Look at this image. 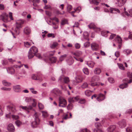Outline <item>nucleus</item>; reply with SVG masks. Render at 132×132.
<instances>
[{"instance_id": "69168bd1", "label": "nucleus", "mask_w": 132, "mask_h": 132, "mask_svg": "<svg viewBox=\"0 0 132 132\" xmlns=\"http://www.w3.org/2000/svg\"><path fill=\"white\" fill-rule=\"evenodd\" d=\"M126 131L127 132H132V128L129 127H127L126 129Z\"/></svg>"}, {"instance_id": "e2e57ef3", "label": "nucleus", "mask_w": 132, "mask_h": 132, "mask_svg": "<svg viewBox=\"0 0 132 132\" xmlns=\"http://www.w3.org/2000/svg\"><path fill=\"white\" fill-rule=\"evenodd\" d=\"M80 132H90V131L86 128L80 130Z\"/></svg>"}, {"instance_id": "a211bd4d", "label": "nucleus", "mask_w": 132, "mask_h": 132, "mask_svg": "<svg viewBox=\"0 0 132 132\" xmlns=\"http://www.w3.org/2000/svg\"><path fill=\"white\" fill-rule=\"evenodd\" d=\"M118 5L120 7L123 6L125 3L126 0H117Z\"/></svg>"}, {"instance_id": "20e7f679", "label": "nucleus", "mask_w": 132, "mask_h": 132, "mask_svg": "<svg viewBox=\"0 0 132 132\" xmlns=\"http://www.w3.org/2000/svg\"><path fill=\"white\" fill-rule=\"evenodd\" d=\"M59 100V106L62 107H65L67 104L66 100L62 97H60Z\"/></svg>"}, {"instance_id": "f03ea898", "label": "nucleus", "mask_w": 132, "mask_h": 132, "mask_svg": "<svg viewBox=\"0 0 132 132\" xmlns=\"http://www.w3.org/2000/svg\"><path fill=\"white\" fill-rule=\"evenodd\" d=\"M34 117L35 120L31 122V125L33 128H36L39 124L40 121L38 117V116L36 112L34 115Z\"/></svg>"}, {"instance_id": "864d4df0", "label": "nucleus", "mask_w": 132, "mask_h": 132, "mask_svg": "<svg viewBox=\"0 0 132 132\" xmlns=\"http://www.w3.org/2000/svg\"><path fill=\"white\" fill-rule=\"evenodd\" d=\"M41 95L42 97L44 98L47 95V93L45 91L43 92L42 93Z\"/></svg>"}, {"instance_id": "a19ab883", "label": "nucleus", "mask_w": 132, "mask_h": 132, "mask_svg": "<svg viewBox=\"0 0 132 132\" xmlns=\"http://www.w3.org/2000/svg\"><path fill=\"white\" fill-rule=\"evenodd\" d=\"M15 123L16 125L18 127L20 126L22 124L21 122L19 120L16 121Z\"/></svg>"}, {"instance_id": "603ef678", "label": "nucleus", "mask_w": 132, "mask_h": 132, "mask_svg": "<svg viewBox=\"0 0 132 132\" xmlns=\"http://www.w3.org/2000/svg\"><path fill=\"white\" fill-rule=\"evenodd\" d=\"M26 73V72L25 70L23 69L21 70L19 73L21 75H25Z\"/></svg>"}, {"instance_id": "1a4fd4ad", "label": "nucleus", "mask_w": 132, "mask_h": 132, "mask_svg": "<svg viewBox=\"0 0 132 132\" xmlns=\"http://www.w3.org/2000/svg\"><path fill=\"white\" fill-rule=\"evenodd\" d=\"M91 47L93 51H96L99 48V45L95 43H93L91 44Z\"/></svg>"}, {"instance_id": "2eb2a0df", "label": "nucleus", "mask_w": 132, "mask_h": 132, "mask_svg": "<svg viewBox=\"0 0 132 132\" xmlns=\"http://www.w3.org/2000/svg\"><path fill=\"white\" fill-rule=\"evenodd\" d=\"M105 98V97L104 95L102 94H99L97 98V100L98 101H101Z\"/></svg>"}, {"instance_id": "393cba45", "label": "nucleus", "mask_w": 132, "mask_h": 132, "mask_svg": "<svg viewBox=\"0 0 132 132\" xmlns=\"http://www.w3.org/2000/svg\"><path fill=\"white\" fill-rule=\"evenodd\" d=\"M115 40L117 42L119 43H121L122 42V40L121 38L119 36H117L115 39Z\"/></svg>"}, {"instance_id": "423d86ee", "label": "nucleus", "mask_w": 132, "mask_h": 132, "mask_svg": "<svg viewBox=\"0 0 132 132\" xmlns=\"http://www.w3.org/2000/svg\"><path fill=\"white\" fill-rule=\"evenodd\" d=\"M83 80L81 76H77L76 78V81L73 82L75 85H76L78 83L81 82Z\"/></svg>"}, {"instance_id": "58836bf2", "label": "nucleus", "mask_w": 132, "mask_h": 132, "mask_svg": "<svg viewBox=\"0 0 132 132\" xmlns=\"http://www.w3.org/2000/svg\"><path fill=\"white\" fill-rule=\"evenodd\" d=\"M128 86L127 84L125 83L120 85L119 86L122 89L125 88H126Z\"/></svg>"}, {"instance_id": "aec40b11", "label": "nucleus", "mask_w": 132, "mask_h": 132, "mask_svg": "<svg viewBox=\"0 0 132 132\" xmlns=\"http://www.w3.org/2000/svg\"><path fill=\"white\" fill-rule=\"evenodd\" d=\"M24 32L26 34H29L31 32V30L29 28L26 27L24 30Z\"/></svg>"}, {"instance_id": "a18cd8bd", "label": "nucleus", "mask_w": 132, "mask_h": 132, "mask_svg": "<svg viewBox=\"0 0 132 132\" xmlns=\"http://www.w3.org/2000/svg\"><path fill=\"white\" fill-rule=\"evenodd\" d=\"M38 105L39 109H43L44 108V106L41 103H38Z\"/></svg>"}, {"instance_id": "0e129e2a", "label": "nucleus", "mask_w": 132, "mask_h": 132, "mask_svg": "<svg viewBox=\"0 0 132 132\" xmlns=\"http://www.w3.org/2000/svg\"><path fill=\"white\" fill-rule=\"evenodd\" d=\"M90 43L89 42H87L84 44V46L85 47H87L89 46Z\"/></svg>"}, {"instance_id": "cd10ccee", "label": "nucleus", "mask_w": 132, "mask_h": 132, "mask_svg": "<svg viewBox=\"0 0 132 132\" xmlns=\"http://www.w3.org/2000/svg\"><path fill=\"white\" fill-rule=\"evenodd\" d=\"M87 64L89 67L93 68L94 66L95 63L92 61H88L87 62Z\"/></svg>"}, {"instance_id": "c9c22d12", "label": "nucleus", "mask_w": 132, "mask_h": 132, "mask_svg": "<svg viewBox=\"0 0 132 132\" xmlns=\"http://www.w3.org/2000/svg\"><path fill=\"white\" fill-rule=\"evenodd\" d=\"M88 85L87 82H84L81 86V88L83 89L87 88L88 87Z\"/></svg>"}, {"instance_id": "680f3d73", "label": "nucleus", "mask_w": 132, "mask_h": 132, "mask_svg": "<svg viewBox=\"0 0 132 132\" xmlns=\"http://www.w3.org/2000/svg\"><path fill=\"white\" fill-rule=\"evenodd\" d=\"M47 36L48 37H52L53 38H54L55 37L54 34L52 33L48 34Z\"/></svg>"}, {"instance_id": "473e14b6", "label": "nucleus", "mask_w": 132, "mask_h": 132, "mask_svg": "<svg viewBox=\"0 0 132 132\" xmlns=\"http://www.w3.org/2000/svg\"><path fill=\"white\" fill-rule=\"evenodd\" d=\"M94 72L95 74H99L101 72V70L100 68H97L95 69Z\"/></svg>"}, {"instance_id": "8fccbe9b", "label": "nucleus", "mask_w": 132, "mask_h": 132, "mask_svg": "<svg viewBox=\"0 0 132 132\" xmlns=\"http://www.w3.org/2000/svg\"><path fill=\"white\" fill-rule=\"evenodd\" d=\"M68 23V21L66 19H63L62 21L61 24L62 25H64Z\"/></svg>"}, {"instance_id": "5701e85b", "label": "nucleus", "mask_w": 132, "mask_h": 132, "mask_svg": "<svg viewBox=\"0 0 132 132\" xmlns=\"http://www.w3.org/2000/svg\"><path fill=\"white\" fill-rule=\"evenodd\" d=\"M123 52L127 55L132 52L131 50L129 49H125L123 50Z\"/></svg>"}, {"instance_id": "6ab92c4d", "label": "nucleus", "mask_w": 132, "mask_h": 132, "mask_svg": "<svg viewBox=\"0 0 132 132\" xmlns=\"http://www.w3.org/2000/svg\"><path fill=\"white\" fill-rule=\"evenodd\" d=\"M7 109H9L13 113H15L17 111L15 107L14 106H7Z\"/></svg>"}, {"instance_id": "c03bdc74", "label": "nucleus", "mask_w": 132, "mask_h": 132, "mask_svg": "<svg viewBox=\"0 0 132 132\" xmlns=\"http://www.w3.org/2000/svg\"><path fill=\"white\" fill-rule=\"evenodd\" d=\"M118 65L119 68L122 70H125V67L123 66V65L121 64H118Z\"/></svg>"}, {"instance_id": "39448f33", "label": "nucleus", "mask_w": 132, "mask_h": 132, "mask_svg": "<svg viewBox=\"0 0 132 132\" xmlns=\"http://www.w3.org/2000/svg\"><path fill=\"white\" fill-rule=\"evenodd\" d=\"M0 17L2 20L5 22H7L8 21V15L6 13H4L1 15Z\"/></svg>"}, {"instance_id": "2f4dec72", "label": "nucleus", "mask_w": 132, "mask_h": 132, "mask_svg": "<svg viewBox=\"0 0 132 132\" xmlns=\"http://www.w3.org/2000/svg\"><path fill=\"white\" fill-rule=\"evenodd\" d=\"M33 98L31 97H27L25 98V101L28 103H30L31 102H32V100Z\"/></svg>"}, {"instance_id": "f257e3e1", "label": "nucleus", "mask_w": 132, "mask_h": 132, "mask_svg": "<svg viewBox=\"0 0 132 132\" xmlns=\"http://www.w3.org/2000/svg\"><path fill=\"white\" fill-rule=\"evenodd\" d=\"M38 52L37 48L35 46H32L30 49L28 56L29 59L33 57Z\"/></svg>"}, {"instance_id": "6e6d98bb", "label": "nucleus", "mask_w": 132, "mask_h": 132, "mask_svg": "<svg viewBox=\"0 0 132 132\" xmlns=\"http://www.w3.org/2000/svg\"><path fill=\"white\" fill-rule=\"evenodd\" d=\"M73 105L72 104H70L68 105L67 108L68 110H71L72 108Z\"/></svg>"}, {"instance_id": "5fc2aeb1", "label": "nucleus", "mask_w": 132, "mask_h": 132, "mask_svg": "<svg viewBox=\"0 0 132 132\" xmlns=\"http://www.w3.org/2000/svg\"><path fill=\"white\" fill-rule=\"evenodd\" d=\"M15 33L16 35H18L20 33V31L19 30V28H17L16 27L14 30Z\"/></svg>"}, {"instance_id": "ddd939ff", "label": "nucleus", "mask_w": 132, "mask_h": 132, "mask_svg": "<svg viewBox=\"0 0 132 132\" xmlns=\"http://www.w3.org/2000/svg\"><path fill=\"white\" fill-rule=\"evenodd\" d=\"M24 22V21L21 20L17 21L16 23V28H19L21 27V25L23 24Z\"/></svg>"}, {"instance_id": "412c9836", "label": "nucleus", "mask_w": 132, "mask_h": 132, "mask_svg": "<svg viewBox=\"0 0 132 132\" xmlns=\"http://www.w3.org/2000/svg\"><path fill=\"white\" fill-rule=\"evenodd\" d=\"M81 9V7H78L76 8H74V11L71 12V14L73 16H74V15L73 14V13L76 12L79 13Z\"/></svg>"}, {"instance_id": "6e6552de", "label": "nucleus", "mask_w": 132, "mask_h": 132, "mask_svg": "<svg viewBox=\"0 0 132 132\" xmlns=\"http://www.w3.org/2000/svg\"><path fill=\"white\" fill-rule=\"evenodd\" d=\"M19 108L20 109H22L23 110L26 111L28 113L29 112V110H31L32 109V106L31 105H29L28 106H23L22 105H20L19 106Z\"/></svg>"}, {"instance_id": "3c124183", "label": "nucleus", "mask_w": 132, "mask_h": 132, "mask_svg": "<svg viewBox=\"0 0 132 132\" xmlns=\"http://www.w3.org/2000/svg\"><path fill=\"white\" fill-rule=\"evenodd\" d=\"M1 89L4 90L10 91L11 90V88H6L5 87H3L1 88Z\"/></svg>"}, {"instance_id": "b1692460", "label": "nucleus", "mask_w": 132, "mask_h": 132, "mask_svg": "<svg viewBox=\"0 0 132 132\" xmlns=\"http://www.w3.org/2000/svg\"><path fill=\"white\" fill-rule=\"evenodd\" d=\"M116 127L115 125H113L111 126L108 129V132H112L116 128Z\"/></svg>"}, {"instance_id": "052dcab7", "label": "nucleus", "mask_w": 132, "mask_h": 132, "mask_svg": "<svg viewBox=\"0 0 132 132\" xmlns=\"http://www.w3.org/2000/svg\"><path fill=\"white\" fill-rule=\"evenodd\" d=\"M90 85L92 86H98L99 85V84L98 83L96 82H92L90 84Z\"/></svg>"}, {"instance_id": "37998d69", "label": "nucleus", "mask_w": 132, "mask_h": 132, "mask_svg": "<svg viewBox=\"0 0 132 132\" xmlns=\"http://www.w3.org/2000/svg\"><path fill=\"white\" fill-rule=\"evenodd\" d=\"M50 60L52 62L54 63L56 62V58L55 57H52L50 59Z\"/></svg>"}, {"instance_id": "dca6fc26", "label": "nucleus", "mask_w": 132, "mask_h": 132, "mask_svg": "<svg viewBox=\"0 0 132 132\" xmlns=\"http://www.w3.org/2000/svg\"><path fill=\"white\" fill-rule=\"evenodd\" d=\"M120 127L121 128L125 127L126 126V123L125 120H123L118 123Z\"/></svg>"}, {"instance_id": "f704fd0d", "label": "nucleus", "mask_w": 132, "mask_h": 132, "mask_svg": "<svg viewBox=\"0 0 132 132\" xmlns=\"http://www.w3.org/2000/svg\"><path fill=\"white\" fill-rule=\"evenodd\" d=\"M58 45V43L56 42H54L52 44L50 45V47L52 48H54L55 47Z\"/></svg>"}, {"instance_id": "f3484780", "label": "nucleus", "mask_w": 132, "mask_h": 132, "mask_svg": "<svg viewBox=\"0 0 132 132\" xmlns=\"http://www.w3.org/2000/svg\"><path fill=\"white\" fill-rule=\"evenodd\" d=\"M110 12L111 13H117V12L120 13V10L118 9L115 8H111L110 9Z\"/></svg>"}, {"instance_id": "72a5a7b5", "label": "nucleus", "mask_w": 132, "mask_h": 132, "mask_svg": "<svg viewBox=\"0 0 132 132\" xmlns=\"http://www.w3.org/2000/svg\"><path fill=\"white\" fill-rule=\"evenodd\" d=\"M32 102L33 103L32 104V105H31L32 106V107H36L37 105L36 100L35 99L33 98Z\"/></svg>"}, {"instance_id": "13d9d810", "label": "nucleus", "mask_w": 132, "mask_h": 132, "mask_svg": "<svg viewBox=\"0 0 132 132\" xmlns=\"http://www.w3.org/2000/svg\"><path fill=\"white\" fill-rule=\"evenodd\" d=\"M13 115L11 113H9V114H6V117L7 118H11L12 117V116Z\"/></svg>"}, {"instance_id": "4468645a", "label": "nucleus", "mask_w": 132, "mask_h": 132, "mask_svg": "<svg viewBox=\"0 0 132 132\" xmlns=\"http://www.w3.org/2000/svg\"><path fill=\"white\" fill-rule=\"evenodd\" d=\"M88 26L90 28H93L95 31H97L96 29H98V31L100 30V28L97 27L93 23H91L88 25Z\"/></svg>"}, {"instance_id": "338daca9", "label": "nucleus", "mask_w": 132, "mask_h": 132, "mask_svg": "<svg viewBox=\"0 0 132 132\" xmlns=\"http://www.w3.org/2000/svg\"><path fill=\"white\" fill-rule=\"evenodd\" d=\"M94 132H103L102 130L100 129H95L94 130Z\"/></svg>"}, {"instance_id": "09e8293b", "label": "nucleus", "mask_w": 132, "mask_h": 132, "mask_svg": "<svg viewBox=\"0 0 132 132\" xmlns=\"http://www.w3.org/2000/svg\"><path fill=\"white\" fill-rule=\"evenodd\" d=\"M72 7L71 5H68L67 6V10L68 12H70L72 10Z\"/></svg>"}, {"instance_id": "9d476101", "label": "nucleus", "mask_w": 132, "mask_h": 132, "mask_svg": "<svg viewBox=\"0 0 132 132\" xmlns=\"http://www.w3.org/2000/svg\"><path fill=\"white\" fill-rule=\"evenodd\" d=\"M13 90L16 93H19L21 90L20 86V85H17L13 86Z\"/></svg>"}, {"instance_id": "4be33fe9", "label": "nucleus", "mask_w": 132, "mask_h": 132, "mask_svg": "<svg viewBox=\"0 0 132 132\" xmlns=\"http://www.w3.org/2000/svg\"><path fill=\"white\" fill-rule=\"evenodd\" d=\"M82 54V52L80 51H77L73 53V54L76 57L80 56Z\"/></svg>"}, {"instance_id": "7ed1b4c3", "label": "nucleus", "mask_w": 132, "mask_h": 132, "mask_svg": "<svg viewBox=\"0 0 132 132\" xmlns=\"http://www.w3.org/2000/svg\"><path fill=\"white\" fill-rule=\"evenodd\" d=\"M63 80L64 83L68 84L70 81L69 78L67 77H65L63 75L61 76L59 78V81L60 83H61Z\"/></svg>"}, {"instance_id": "4c0bfd02", "label": "nucleus", "mask_w": 132, "mask_h": 132, "mask_svg": "<svg viewBox=\"0 0 132 132\" xmlns=\"http://www.w3.org/2000/svg\"><path fill=\"white\" fill-rule=\"evenodd\" d=\"M67 56L66 54H64L61 56L59 58V61L61 62Z\"/></svg>"}, {"instance_id": "49530a36", "label": "nucleus", "mask_w": 132, "mask_h": 132, "mask_svg": "<svg viewBox=\"0 0 132 132\" xmlns=\"http://www.w3.org/2000/svg\"><path fill=\"white\" fill-rule=\"evenodd\" d=\"M30 90L31 92L34 94H37V92L36 90H35L34 88H30Z\"/></svg>"}, {"instance_id": "9b49d317", "label": "nucleus", "mask_w": 132, "mask_h": 132, "mask_svg": "<svg viewBox=\"0 0 132 132\" xmlns=\"http://www.w3.org/2000/svg\"><path fill=\"white\" fill-rule=\"evenodd\" d=\"M7 73L11 75H14L15 73V70L13 67H9L6 69Z\"/></svg>"}, {"instance_id": "f8f14e48", "label": "nucleus", "mask_w": 132, "mask_h": 132, "mask_svg": "<svg viewBox=\"0 0 132 132\" xmlns=\"http://www.w3.org/2000/svg\"><path fill=\"white\" fill-rule=\"evenodd\" d=\"M8 130L11 132H14L15 128L13 125L12 123L9 124L7 127Z\"/></svg>"}, {"instance_id": "bb28decb", "label": "nucleus", "mask_w": 132, "mask_h": 132, "mask_svg": "<svg viewBox=\"0 0 132 132\" xmlns=\"http://www.w3.org/2000/svg\"><path fill=\"white\" fill-rule=\"evenodd\" d=\"M59 92L60 91L58 89L56 88L53 89L51 93L57 95Z\"/></svg>"}, {"instance_id": "bf43d9fd", "label": "nucleus", "mask_w": 132, "mask_h": 132, "mask_svg": "<svg viewBox=\"0 0 132 132\" xmlns=\"http://www.w3.org/2000/svg\"><path fill=\"white\" fill-rule=\"evenodd\" d=\"M12 118L14 120H17L19 118V117L17 115H13Z\"/></svg>"}, {"instance_id": "774afa93", "label": "nucleus", "mask_w": 132, "mask_h": 132, "mask_svg": "<svg viewBox=\"0 0 132 132\" xmlns=\"http://www.w3.org/2000/svg\"><path fill=\"white\" fill-rule=\"evenodd\" d=\"M127 76L130 78H132V72H128L127 73Z\"/></svg>"}, {"instance_id": "de8ad7c7", "label": "nucleus", "mask_w": 132, "mask_h": 132, "mask_svg": "<svg viewBox=\"0 0 132 132\" xmlns=\"http://www.w3.org/2000/svg\"><path fill=\"white\" fill-rule=\"evenodd\" d=\"M108 81L111 83H113L114 82V79L112 78H109L108 79Z\"/></svg>"}, {"instance_id": "c85d7f7f", "label": "nucleus", "mask_w": 132, "mask_h": 132, "mask_svg": "<svg viewBox=\"0 0 132 132\" xmlns=\"http://www.w3.org/2000/svg\"><path fill=\"white\" fill-rule=\"evenodd\" d=\"M3 84L5 86H9L11 85V84L9 82H7L6 80H3L2 81Z\"/></svg>"}, {"instance_id": "4d7b16f0", "label": "nucleus", "mask_w": 132, "mask_h": 132, "mask_svg": "<svg viewBox=\"0 0 132 132\" xmlns=\"http://www.w3.org/2000/svg\"><path fill=\"white\" fill-rule=\"evenodd\" d=\"M75 47L76 49H79L80 46V44L78 43H76L75 45Z\"/></svg>"}, {"instance_id": "79ce46f5", "label": "nucleus", "mask_w": 132, "mask_h": 132, "mask_svg": "<svg viewBox=\"0 0 132 132\" xmlns=\"http://www.w3.org/2000/svg\"><path fill=\"white\" fill-rule=\"evenodd\" d=\"M99 80L98 77L96 76H94L92 78V81H97Z\"/></svg>"}, {"instance_id": "ea45409f", "label": "nucleus", "mask_w": 132, "mask_h": 132, "mask_svg": "<svg viewBox=\"0 0 132 132\" xmlns=\"http://www.w3.org/2000/svg\"><path fill=\"white\" fill-rule=\"evenodd\" d=\"M83 72L84 73L88 75L89 74V71L88 69L87 68H85L83 70Z\"/></svg>"}, {"instance_id": "c756f323", "label": "nucleus", "mask_w": 132, "mask_h": 132, "mask_svg": "<svg viewBox=\"0 0 132 132\" xmlns=\"http://www.w3.org/2000/svg\"><path fill=\"white\" fill-rule=\"evenodd\" d=\"M92 92L89 90H86L85 92V95L87 96H89L91 95Z\"/></svg>"}, {"instance_id": "a878e982", "label": "nucleus", "mask_w": 132, "mask_h": 132, "mask_svg": "<svg viewBox=\"0 0 132 132\" xmlns=\"http://www.w3.org/2000/svg\"><path fill=\"white\" fill-rule=\"evenodd\" d=\"M89 0L90 3L98 5L99 3L98 1H101V0H92L91 1H90V0Z\"/></svg>"}, {"instance_id": "e433bc0d", "label": "nucleus", "mask_w": 132, "mask_h": 132, "mask_svg": "<svg viewBox=\"0 0 132 132\" xmlns=\"http://www.w3.org/2000/svg\"><path fill=\"white\" fill-rule=\"evenodd\" d=\"M24 44L25 46L27 48L29 47L31 45V43H29L27 42H24Z\"/></svg>"}, {"instance_id": "0eeeda50", "label": "nucleus", "mask_w": 132, "mask_h": 132, "mask_svg": "<svg viewBox=\"0 0 132 132\" xmlns=\"http://www.w3.org/2000/svg\"><path fill=\"white\" fill-rule=\"evenodd\" d=\"M79 99L78 96L70 97L68 98V100L69 102L70 103H73L78 101Z\"/></svg>"}, {"instance_id": "7c9ffc66", "label": "nucleus", "mask_w": 132, "mask_h": 132, "mask_svg": "<svg viewBox=\"0 0 132 132\" xmlns=\"http://www.w3.org/2000/svg\"><path fill=\"white\" fill-rule=\"evenodd\" d=\"M83 36L84 37L85 39L88 40H89V39L88 38L89 34L87 32H84L83 33Z\"/></svg>"}]
</instances>
